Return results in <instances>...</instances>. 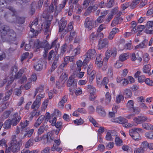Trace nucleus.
<instances>
[{
	"label": "nucleus",
	"mask_w": 153,
	"mask_h": 153,
	"mask_svg": "<svg viewBox=\"0 0 153 153\" xmlns=\"http://www.w3.org/2000/svg\"><path fill=\"white\" fill-rule=\"evenodd\" d=\"M96 110L97 112L101 116L104 117L105 116L106 113L103 108L101 106H97Z\"/></svg>",
	"instance_id": "b1692460"
},
{
	"label": "nucleus",
	"mask_w": 153,
	"mask_h": 153,
	"mask_svg": "<svg viewBox=\"0 0 153 153\" xmlns=\"http://www.w3.org/2000/svg\"><path fill=\"white\" fill-rule=\"evenodd\" d=\"M145 136L148 138L153 139V132L149 131L145 134Z\"/></svg>",
	"instance_id": "5fc2aeb1"
},
{
	"label": "nucleus",
	"mask_w": 153,
	"mask_h": 153,
	"mask_svg": "<svg viewBox=\"0 0 153 153\" xmlns=\"http://www.w3.org/2000/svg\"><path fill=\"white\" fill-rule=\"evenodd\" d=\"M147 119L148 118L144 116H138L137 117H135L134 119V120L137 123L140 124L146 121Z\"/></svg>",
	"instance_id": "f3484780"
},
{
	"label": "nucleus",
	"mask_w": 153,
	"mask_h": 153,
	"mask_svg": "<svg viewBox=\"0 0 153 153\" xmlns=\"http://www.w3.org/2000/svg\"><path fill=\"white\" fill-rule=\"evenodd\" d=\"M99 35L103 36V34L102 33H96L95 34L94 33H92L90 36L89 38L90 40L91 41L95 40Z\"/></svg>",
	"instance_id": "c756f323"
},
{
	"label": "nucleus",
	"mask_w": 153,
	"mask_h": 153,
	"mask_svg": "<svg viewBox=\"0 0 153 153\" xmlns=\"http://www.w3.org/2000/svg\"><path fill=\"white\" fill-rule=\"evenodd\" d=\"M15 17L16 18V21L12 19V20L14 21V22H14L16 24L18 25V26L20 27L21 25H22L25 23V18L24 17L16 16H15ZM11 22L12 23V22Z\"/></svg>",
	"instance_id": "4468645a"
},
{
	"label": "nucleus",
	"mask_w": 153,
	"mask_h": 153,
	"mask_svg": "<svg viewBox=\"0 0 153 153\" xmlns=\"http://www.w3.org/2000/svg\"><path fill=\"white\" fill-rule=\"evenodd\" d=\"M123 95L125 98H128L130 97L132 95V93L130 90L128 89H125L124 90L123 92Z\"/></svg>",
	"instance_id": "7c9ffc66"
},
{
	"label": "nucleus",
	"mask_w": 153,
	"mask_h": 153,
	"mask_svg": "<svg viewBox=\"0 0 153 153\" xmlns=\"http://www.w3.org/2000/svg\"><path fill=\"white\" fill-rule=\"evenodd\" d=\"M84 26L88 30H91L94 27L93 21L91 18L89 17H87L84 22Z\"/></svg>",
	"instance_id": "6e6552de"
},
{
	"label": "nucleus",
	"mask_w": 153,
	"mask_h": 153,
	"mask_svg": "<svg viewBox=\"0 0 153 153\" xmlns=\"http://www.w3.org/2000/svg\"><path fill=\"white\" fill-rule=\"evenodd\" d=\"M44 90V86L42 85H40L36 89L34 92V98L36 96L39 92H41Z\"/></svg>",
	"instance_id": "4c0bfd02"
},
{
	"label": "nucleus",
	"mask_w": 153,
	"mask_h": 153,
	"mask_svg": "<svg viewBox=\"0 0 153 153\" xmlns=\"http://www.w3.org/2000/svg\"><path fill=\"white\" fill-rule=\"evenodd\" d=\"M134 102L133 100H129L127 104V106L129 109L131 110L134 107Z\"/></svg>",
	"instance_id": "09e8293b"
},
{
	"label": "nucleus",
	"mask_w": 153,
	"mask_h": 153,
	"mask_svg": "<svg viewBox=\"0 0 153 153\" xmlns=\"http://www.w3.org/2000/svg\"><path fill=\"white\" fill-rule=\"evenodd\" d=\"M86 56L85 59L84 60V64H87L90 60L93 58L96 55V51L95 50L90 49L86 53Z\"/></svg>",
	"instance_id": "20e7f679"
},
{
	"label": "nucleus",
	"mask_w": 153,
	"mask_h": 153,
	"mask_svg": "<svg viewBox=\"0 0 153 153\" xmlns=\"http://www.w3.org/2000/svg\"><path fill=\"white\" fill-rule=\"evenodd\" d=\"M140 0H133V1L131 4V8L134 9L135 6L139 3Z\"/></svg>",
	"instance_id": "3c124183"
},
{
	"label": "nucleus",
	"mask_w": 153,
	"mask_h": 153,
	"mask_svg": "<svg viewBox=\"0 0 153 153\" xmlns=\"http://www.w3.org/2000/svg\"><path fill=\"white\" fill-rule=\"evenodd\" d=\"M105 139L108 141L113 140L112 138L111 137V133L110 132H108L105 137Z\"/></svg>",
	"instance_id": "338daca9"
},
{
	"label": "nucleus",
	"mask_w": 153,
	"mask_h": 153,
	"mask_svg": "<svg viewBox=\"0 0 153 153\" xmlns=\"http://www.w3.org/2000/svg\"><path fill=\"white\" fill-rule=\"evenodd\" d=\"M31 10L30 11V13L31 15H33L35 12V3H32L30 5Z\"/></svg>",
	"instance_id": "13d9d810"
},
{
	"label": "nucleus",
	"mask_w": 153,
	"mask_h": 153,
	"mask_svg": "<svg viewBox=\"0 0 153 153\" xmlns=\"http://www.w3.org/2000/svg\"><path fill=\"white\" fill-rule=\"evenodd\" d=\"M89 4L90 6H92L93 4V3L91 1L89 0H85L83 2V5L85 7H87L88 6Z\"/></svg>",
	"instance_id": "a18cd8bd"
},
{
	"label": "nucleus",
	"mask_w": 153,
	"mask_h": 153,
	"mask_svg": "<svg viewBox=\"0 0 153 153\" xmlns=\"http://www.w3.org/2000/svg\"><path fill=\"white\" fill-rule=\"evenodd\" d=\"M51 150L52 151H53L55 150H56L57 152H62V149L61 148L58 147L56 146V144H53V146L51 148Z\"/></svg>",
	"instance_id": "603ef678"
},
{
	"label": "nucleus",
	"mask_w": 153,
	"mask_h": 153,
	"mask_svg": "<svg viewBox=\"0 0 153 153\" xmlns=\"http://www.w3.org/2000/svg\"><path fill=\"white\" fill-rule=\"evenodd\" d=\"M122 149L124 151H127L128 153H132L133 151L132 149L128 145H123Z\"/></svg>",
	"instance_id": "e433bc0d"
},
{
	"label": "nucleus",
	"mask_w": 153,
	"mask_h": 153,
	"mask_svg": "<svg viewBox=\"0 0 153 153\" xmlns=\"http://www.w3.org/2000/svg\"><path fill=\"white\" fill-rule=\"evenodd\" d=\"M111 94L108 92H107L105 94V102L106 104H109L111 101Z\"/></svg>",
	"instance_id": "f704fd0d"
},
{
	"label": "nucleus",
	"mask_w": 153,
	"mask_h": 153,
	"mask_svg": "<svg viewBox=\"0 0 153 153\" xmlns=\"http://www.w3.org/2000/svg\"><path fill=\"white\" fill-rule=\"evenodd\" d=\"M109 42L107 39H101L99 41L98 47L99 49H101L105 48L107 47Z\"/></svg>",
	"instance_id": "f8f14e48"
},
{
	"label": "nucleus",
	"mask_w": 153,
	"mask_h": 153,
	"mask_svg": "<svg viewBox=\"0 0 153 153\" xmlns=\"http://www.w3.org/2000/svg\"><path fill=\"white\" fill-rule=\"evenodd\" d=\"M130 55L129 53H125L121 54L119 56V59L120 61L123 62L128 59Z\"/></svg>",
	"instance_id": "a878e982"
},
{
	"label": "nucleus",
	"mask_w": 153,
	"mask_h": 153,
	"mask_svg": "<svg viewBox=\"0 0 153 153\" xmlns=\"http://www.w3.org/2000/svg\"><path fill=\"white\" fill-rule=\"evenodd\" d=\"M115 121L120 124H125L127 123V120L123 117H120L115 119Z\"/></svg>",
	"instance_id": "72a5a7b5"
},
{
	"label": "nucleus",
	"mask_w": 153,
	"mask_h": 153,
	"mask_svg": "<svg viewBox=\"0 0 153 153\" xmlns=\"http://www.w3.org/2000/svg\"><path fill=\"white\" fill-rule=\"evenodd\" d=\"M55 126L57 128V129L56 131L55 134L56 135H57L62 128V123L60 121H58Z\"/></svg>",
	"instance_id": "cd10ccee"
},
{
	"label": "nucleus",
	"mask_w": 153,
	"mask_h": 153,
	"mask_svg": "<svg viewBox=\"0 0 153 153\" xmlns=\"http://www.w3.org/2000/svg\"><path fill=\"white\" fill-rule=\"evenodd\" d=\"M151 66L149 65H144L143 68V71L144 73L148 74L149 75L151 74L149 72L151 70Z\"/></svg>",
	"instance_id": "473e14b6"
},
{
	"label": "nucleus",
	"mask_w": 153,
	"mask_h": 153,
	"mask_svg": "<svg viewBox=\"0 0 153 153\" xmlns=\"http://www.w3.org/2000/svg\"><path fill=\"white\" fill-rule=\"evenodd\" d=\"M10 29L8 26L5 25H3L1 26L0 28V32L2 40H3V38H4L5 36H6Z\"/></svg>",
	"instance_id": "1a4fd4ad"
},
{
	"label": "nucleus",
	"mask_w": 153,
	"mask_h": 153,
	"mask_svg": "<svg viewBox=\"0 0 153 153\" xmlns=\"http://www.w3.org/2000/svg\"><path fill=\"white\" fill-rule=\"evenodd\" d=\"M144 152L140 148H135L134 150V153H144Z\"/></svg>",
	"instance_id": "774afa93"
},
{
	"label": "nucleus",
	"mask_w": 153,
	"mask_h": 153,
	"mask_svg": "<svg viewBox=\"0 0 153 153\" xmlns=\"http://www.w3.org/2000/svg\"><path fill=\"white\" fill-rule=\"evenodd\" d=\"M16 33L13 30L10 29L4 38H3V41L4 42L14 41L16 39Z\"/></svg>",
	"instance_id": "7ed1b4c3"
},
{
	"label": "nucleus",
	"mask_w": 153,
	"mask_h": 153,
	"mask_svg": "<svg viewBox=\"0 0 153 153\" xmlns=\"http://www.w3.org/2000/svg\"><path fill=\"white\" fill-rule=\"evenodd\" d=\"M67 48V45L66 44H64L61 47L60 55H63L64 53L66 51Z\"/></svg>",
	"instance_id": "c03bdc74"
},
{
	"label": "nucleus",
	"mask_w": 153,
	"mask_h": 153,
	"mask_svg": "<svg viewBox=\"0 0 153 153\" xmlns=\"http://www.w3.org/2000/svg\"><path fill=\"white\" fill-rule=\"evenodd\" d=\"M44 97V94H40L37 96L36 100L33 102L31 106V108L34 109L35 108H38L39 107L41 104V99Z\"/></svg>",
	"instance_id": "423d86ee"
},
{
	"label": "nucleus",
	"mask_w": 153,
	"mask_h": 153,
	"mask_svg": "<svg viewBox=\"0 0 153 153\" xmlns=\"http://www.w3.org/2000/svg\"><path fill=\"white\" fill-rule=\"evenodd\" d=\"M119 29L117 28H114L112 31L110 32L108 36V39L112 40L114 36L118 32Z\"/></svg>",
	"instance_id": "393cba45"
},
{
	"label": "nucleus",
	"mask_w": 153,
	"mask_h": 153,
	"mask_svg": "<svg viewBox=\"0 0 153 153\" xmlns=\"http://www.w3.org/2000/svg\"><path fill=\"white\" fill-rule=\"evenodd\" d=\"M68 0H63L62 1V3L59 5V6L58 7L56 6V7L55 8V13H59L62 10L65 6Z\"/></svg>",
	"instance_id": "aec40b11"
},
{
	"label": "nucleus",
	"mask_w": 153,
	"mask_h": 153,
	"mask_svg": "<svg viewBox=\"0 0 153 153\" xmlns=\"http://www.w3.org/2000/svg\"><path fill=\"white\" fill-rule=\"evenodd\" d=\"M29 124V121L27 120H26L23 123L21 122L20 123V125L21 126V129H23L26 127Z\"/></svg>",
	"instance_id": "8fccbe9b"
},
{
	"label": "nucleus",
	"mask_w": 153,
	"mask_h": 153,
	"mask_svg": "<svg viewBox=\"0 0 153 153\" xmlns=\"http://www.w3.org/2000/svg\"><path fill=\"white\" fill-rule=\"evenodd\" d=\"M145 83L149 86H153V81L150 79L147 78L145 80Z\"/></svg>",
	"instance_id": "0e129e2a"
},
{
	"label": "nucleus",
	"mask_w": 153,
	"mask_h": 153,
	"mask_svg": "<svg viewBox=\"0 0 153 153\" xmlns=\"http://www.w3.org/2000/svg\"><path fill=\"white\" fill-rule=\"evenodd\" d=\"M95 71H93L88 74L89 75V81L91 82H92L94 78L95 77L94 74H95Z\"/></svg>",
	"instance_id": "49530a36"
},
{
	"label": "nucleus",
	"mask_w": 153,
	"mask_h": 153,
	"mask_svg": "<svg viewBox=\"0 0 153 153\" xmlns=\"http://www.w3.org/2000/svg\"><path fill=\"white\" fill-rule=\"evenodd\" d=\"M115 142L116 144L118 146H120L122 145L123 142L122 140L120 139L117 136H116L115 139Z\"/></svg>",
	"instance_id": "37998d69"
},
{
	"label": "nucleus",
	"mask_w": 153,
	"mask_h": 153,
	"mask_svg": "<svg viewBox=\"0 0 153 153\" xmlns=\"http://www.w3.org/2000/svg\"><path fill=\"white\" fill-rule=\"evenodd\" d=\"M148 143L146 141H143L140 147L144 152L148 148Z\"/></svg>",
	"instance_id": "c9c22d12"
},
{
	"label": "nucleus",
	"mask_w": 153,
	"mask_h": 153,
	"mask_svg": "<svg viewBox=\"0 0 153 153\" xmlns=\"http://www.w3.org/2000/svg\"><path fill=\"white\" fill-rule=\"evenodd\" d=\"M117 53V49L115 48H111L109 50H108L106 52L105 57L104 58L103 60L107 61L110 56L113 57L116 56Z\"/></svg>",
	"instance_id": "39448f33"
},
{
	"label": "nucleus",
	"mask_w": 153,
	"mask_h": 153,
	"mask_svg": "<svg viewBox=\"0 0 153 153\" xmlns=\"http://www.w3.org/2000/svg\"><path fill=\"white\" fill-rule=\"evenodd\" d=\"M33 132L34 129H31L26 131V132L23 136L21 137V138L23 139L25 137L27 138L30 137L33 134Z\"/></svg>",
	"instance_id": "c85d7f7f"
},
{
	"label": "nucleus",
	"mask_w": 153,
	"mask_h": 153,
	"mask_svg": "<svg viewBox=\"0 0 153 153\" xmlns=\"http://www.w3.org/2000/svg\"><path fill=\"white\" fill-rule=\"evenodd\" d=\"M124 96L123 94H119L116 97V102L117 104L119 103L121 101L124 100Z\"/></svg>",
	"instance_id": "58836bf2"
},
{
	"label": "nucleus",
	"mask_w": 153,
	"mask_h": 153,
	"mask_svg": "<svg viewBox=\"0 0 153 153\" xmlns=\"http://www.w3.org/2000/svg\"><path fill=\"white\" fill-rule=\"evenodd\" d=\"M54 137L51 132H48L46 135V137L45 139V141L46 143H51L54 140Z\"/></svg>",
	"instance_id": "2eb2a0df"
},
{
	"label": "nucleus",
	"mask_w": 153,
	"mask_h": 153,
	"mask_svg": "<svg viewBox=\"0 0 153 153\" xmlns=\"http://www.w3.org/2000/svg\"><path fill=\"white\" fill-rule=\"evenodd\" d=\"M74 77L73 76H70L67 81V86L70 87L71 86L73 87L74 88H76V83L77 81L76 79H74Z\"/></svg>",
	"instance_id": "ddd939ff"
},
{
	"label": "nucleus",
	"mask_w": 153,
	"mask_h": 153,
	"mask_svg": "<svg viewBox=\"0 0 153 153\" xmlns=\"http://www.w3.org/2000/svg\"><path fill=\"white\" fill-rule=\"evenodd\" d=\"M87 88L88 91H89L90 94H94V93L96 91V89L94 87L91 85H88L87 86Z\"/></svg>",
	"instance_id": "ea45409f"
},
{
	"label": "nucleus",
	"mask_w": 153,
	"mask_h": 153,
	"mask_svg": "<svg viewBox=\"0 0 153 153\" xmlns=\"http://www.w3.org/2000/svg\"><path fill=\"white\" fill-rule=\"evenodd\" d=\"M129 134L131 137L135 140H138L141 139L140 134L138 132H131V130H130L129 131Z\"/></svg>",
	"instance_id": "412c9836"
},
{
	"label": "nucleus",
	"mask_w": 153,
	"mask_h": 153,
	"mask_svg": "<svg viewBox=\"0 0 153 153\" xmlns=\"http://www.w3.org/2000/svg\"><path fill=\"white\" fill-rule=\"evenodd\" d=\"M11 125V121L7 120L4 123V128L6 129H7L10 127Z\"/></svg>",
	"instance_id": "bf43d9fd"
},
{
	"label": "nucleus",
	"mask_w": 153,
	"mask_h": 153,
	"mask_svg": "<svg viewBox=\"0 0 153 153\" xmlns=\"http://www.w3.org/2000/svg\"><path fill=\"white\" fill-rule=\"evenodd\" d=\"M146 29H149L153 26V21H149L148 22L145 26Z\"/></svg>",
	"instance_id": "e2e57ef3"
},
{
	"label": "nucleus",
	"mask_w": 153,
	"mask_h": 153,
	"mask_svg": "<svg viewBox=\"0 0 153 153\" xmlns=\"http://www.w3.org/2000/svg\"><path fill=\"white\" fill-rule=\"evenodd\" d=\"M51 24V22L50 20H48L44 25V27L45 28V31L44 34L45 35L48 34L47 37L49 36L50 30V27Z\"/></svg>",
	"instance_id": "a211bd4d"
},
{
	"label": "nucleus",
	"mask_w": 153,
	"mask_h": 153,
	"mask_svg": "<svg viewBox=\"0 0 153 153\" xmlns=\"http://www.w3.org/2000/svg\"><path fill=\"white\" fill-rule=\"evenodd\" d=\"M102 59V55L101 54L98 55L97 56L95 61V64L97 67L101 68L102 66L103 62L101 61Z\"/></svg>",
	"instance_id": "dca6fc26"
},
{
	"label": "nucleus",
	"mask_w": 153,
	"mask_h": 153,
	"mask_svg": "<svg viewBox=\"0 0 153 153\" xmlns=\"http://www.w3.org/2000/svg\"><path fill=\"white\" fill-rule=\"evenodd\" d=\"M67 97L65 95L63 97L62 99L58 103V106L59 108H63L64 106V104L67 101Z\"/></svg>",
	"instance_id": "bb28decb"
},
{
	"label": "nucleus",
	"mask_w": 153,
	"mask_h": 153,
	"mask_svg": "<svg viewBox=\"0 0 153 153\" xmlns=\"http://www.w3.org/2000/svg\"><path fill=\"white\" fill-rule=\"evenodd\" d=\"M65 83L64 81L62 80H59L57 81L56 82V85L58 88H60L61 87L63 86V85Z\"/></svg>",
	"instance_id": "680f3d73"
},
{
	"label": "nucleus",
	"mask_w": 153,
	"mask_h": 153,
	"mask_svg": "<svg viewBox=\"0 0 153 153\" xmlns=\"http://www.w3.org/2000/svg\"><path fill=\"white\" fill-rule=\"evenodd\" d=\"M46 40L40 41L39 39H37L34 42V46L36 49V51L40 48H45L47 45Z\"/></svg>",
	"instance_id": "0eeeda50"
},
{
	"label": "nucleus",
	"mask_w": 153,
	"mask_h": 153,
	"mask_svg": "<svg viewBox=\"0 0 153 153\" xmlns=\"http://www.w3.org/2000/svg\"><path fill=\"white\" fill-rule=\"evenodd\" d=\"M131 4L130 2H126L125 4H123L122 5V10H124L125 9L127 8L129 6L131 7Z\"/></svg>",
	"instance_id": "69168bd1"
},
{
	"label": "nucleus",
	"mask_w": 153,
	"mask_h": 153,
	"mask_svg": "<svg viewBox=\"0 0 153 153\" xmlns=\"http://www.w3.org/2000/svg\"><path fill=\"white\" fill-rule=\"evenodd\" d=\"M7 8L8 9L13 12V14L12 15L6 14L4 15V17L7 19V21L9 22H14V21L12 20L11 19L13 17H14L15 15V13H16L15 9L13 7L10 6H9L7 7Z\"/></svg>",
	"instance_id": "9d476101"
},
{
	"label": "nucleus",
	"mask_w": 153,
	"mask_h": 153,
	"mask_svg": "<svg viewBox=\"0 0 153 153\" xmlns=\"http://www.w3.org/2000/svg\"><path fill=\"white\" fill-rule=\"evenodd\" d=\"M77 34L76 33L74 30H71L70 33V35L69 36V40L71 41L73 39L77 36Z\"/></svg>",
	"instance_id": "a19ab883"
},
{
	"label": "nucleus",
	"mask_w": 153,
	"mask_h": 153,
	"mask_svg": "<svg viewBox=\"0 0 153 153\" xmlns=\"http://www.w3.org/2000/svg\"><path fill=\"white\" fill-rule=\"evenodd\" d=\"M148 42V40L146 39H144L141 43L135 47V49H138L140 48H146Z\"/></svg>",
	"instance_id": "4be33fe9"
},
{
	"label": "nucleus",
	"mask_w": 153,
	"mask_h": 153,
	"mask_svg": "<svg viewBox=\"0 0 153 153\" xmlns=\"http://www.w3.org/2000/svg\"><path fill=\"white\" fill-rule=\"evenodd\" d=\"M59 26V31L61 32L64 31V33L66 34L69 31L71 30L73 28V25L72 23H70L67 27L65 29L67 25L66 21L61 19L58 22Z\"/></svg>",
	"instance_id": "f03ea898"
},
{
	"label": "nucleus",
	"mask_w": 153,
	"mask_h": 153,
	"mask_svg": "<svg viewBox=\"0 0 153 153\" xmlns=\"http://www.w3.org/2000/svg\"><path fill=\"white\" fill-rule=\"evenodd\" d=\"M34 68L37 71H40L43 68V65L40 63H38L34 66Z\"/></svg>",
	"instance_id": "79ce46f5"
},
{
	"label": "nucleus",
	"mask_w": 153,
	"mask_h": 153,
	"mask_svg": "<svg viewBox=\"0 0 153 153\" xmlns=\"http://www.w3.org/2000/svg\"><path fill=\"white\" fill-rule=\"evenodd\" d=\"M114 0H110L106 4V6L108 8L111 7L114 4Z\"/></svg>",
	"instance_id": "4d7b16f0"
},
{
	"label": "nucleus",
	"mask_w": 153,
	"mask_h": 153,
	"mask_svg": "<svg viewBox=\"0 0 153 153\" xmlns=\"http://www.w3.org/2000/svg\"><path fill=\"white\" fill-rule=\"evenodd\" d=\"M58 3V2H56V3H54V0H53L50 6L46 7L47 10H45L46 13L48 15V14L53 13L54 11L55 12V8H56Z\"/></svg>",
	"instance_id": "9b49d317"
},
{
	"label": "nucleus",
	"mask_w": 153,
	"mask_h": 153,
	"mask_svg": "<svg viewBox=\"0 0 153 153\" xmlns=\"http://www.w3.org/2000/svg\"><path fill=\"white\" fill-rule=\"evenodd\" d=\"M16 137L15 135H13L12 137V140L10 141V146L6 149L5 153H9L8 152L10 150L13 153H16L19 151L21 146L22 142L20 140L17 141L16 139Z\"/></svg>",
	"instance_id": "f257e3e1"
},
{
	"label": "nucleus",
	"mask_w": 153,
	"mask_h": 153,
	"mask_svg": "<svg viewBox=\"0 0 153 153\" xmlns=\"http://www.w3.org/2000/svg\"><path fill=\"white\" fill-rule=\"evenodd\" d=\"M48 128V126L44 124H42L39 128L37 131V134L39 135H40L43 133L45 131H47Z\"/></svg>",
	"instance_id": "6ab92c4d"
},
{
	"label": "nucleus",
	"mask_w": 153,
	"mask_h": 153,
	"mask_svg": "<svg viewBox=\"0 0 153 153\" xmlns=\"http://www.w3.org/2000/svg\"><path fill=\"white\" fill-rule=\"evenodd\" d=\"M84 65H87L85 64H84V62H83L79 60L78 61L76 62V65L77 66V70L78 71H80L81 70V67H82L83 64Z\"/></svg>",
	"instance_id": "864d4df0"
},
{
	"label": "nucleus",
	"mask_w": 153,
	"mask_h": 153,
	"mask_svg": "<svg viewBox=\"0 0 153 153\" xmlns=\"http://www.w3.org/2000/svg\"><path fill=\"white\" fill-rule=\"evenodd\" d=\"M143 128L148 130H153V125L149 123H144L142 124Z\"/></svg>",
	"instance_id": "2f4dec72"
},
{
	"label": "nucleus",
	"mask_w": 153,
	"mask_h": 153,
	"mask_svg": "<svg viewBox=\"0 0 153 153\" xmlns=\"http://www.w3.org/2000/svg\"><path fill=\"white\" fill-rule=\"evenodd\" d=\"M143 60L146 63H148L149 60V56L147 53H145L143 56Z\"/></svg>",
	"instance_id": "de8ad7c7"
},
{
	"label": "nucleus",
	"mask_w": 153,
	"mask_h": 153,
	"mask_svg": "<svg viewBox=\"0 0 153 153\" xmlns=\"http://www.w3.org/2000/svg\"><path fill=\"white\" fill-rule=\"evenodd\" d=\"M131 110L135 114H138L140 111V109L137 107H133Z\"/></svg>",
	"instance_id": "052dcab7"
},
{
	"label": "nucleus",
	"mask_w": 153,
	"mask_h": 153,
	"mask_svg": "<svg viewBox=\"0 0 153 153\" xmlns=\"http://www.w3.org/2000/svg\"><path fill=\"white\" fill-rule=\"evenodd\" d=\"M123 19L122 17H115L113 20L111 25V26H114L115 25L121 23L123 21Z\"/></svg>",
	"instance_id": "5701e85b"
},
{
	"label": "nucleus",
	"mask_w": 153,
	"mask_h": 153,
	"mask_svg": "<svg viewBox=\"0 0 153 153\" xmlns=\"http://www.w3.org/2000/svg\"><path fill=\"white\" fill-rule=\"evenodd\" d=\"M89 118L90 121L93 123L94 126L97 127H99V124L96 122L95 120L92 117H89Z\"/></svg>",
	"instance_id": "6e6d98bb"
}]
</instances>
